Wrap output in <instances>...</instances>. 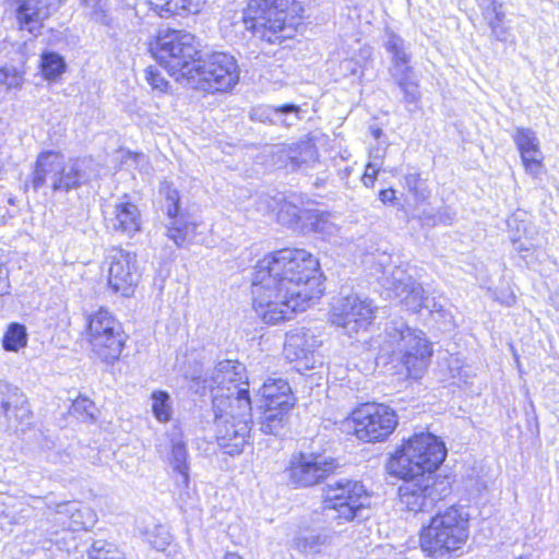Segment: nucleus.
<instances>
[{
	"mask_svg": "<svg viewBox=\"0 0 559 559\" xmlns=\"http://www.w3.org/2000/svg\"><path fill=\"white\" fill-rule=\"evenodd\" d=\"M251 428L252 419L218 420L215 441L224 454L239 455L249 443Z\"/></svg>",
	"mask_w": 559,
	"mask_h": 559,
	"instance_id": "a211bd4d",
	"label": "nucleus"
},
{
	"mask_svg": "<svg viewBox=\"0 0 559 559\" xmlns=\"http://www.w3.org/2000/svg\"><path fill=\"white\" fill-rule=\"evenodd\" d=\"M380 169L373 164L369 163L366 165L361 176V182L366 188L372 189L378 180Z\"/></svg>",
	"mask_w": 559,
	"mask_h": 559,
	"instance_id": "79ce46f5",
	"label": "nucleus"
},
{
	"mask_svg": "<svg viewBox=\"0 0 559 559\" xmlns=\"http://www.w3.org/2000/svg\"><path fill=\"white\" fill-rule=\"evenodd\" d=\"M49 5H56V4H60L61 2H64L66 0H49Z\"/></svg>",
	"mask_w": 559,
	"mask_h": 559,
	"instance_id": "de8ad7c7",
	"label": "nucleus"
},
{
	"mask_svg": "<svg viewBox=\"0 0 559 559\" xmlns=\"http://www.w3.org/2000/svg\"><path fill=\"white\" fill-rule=\"evenodd\" d=\"M402 337L406 341L407 347L399 359L395 373L405 381H418L425 376L431 364L432 343L421 331L411 329H406Z\"/></svg>",
	"mask_w": 559,
	"mask_h": 559,
	"instance_id": "4468645a",
	"label": "nucleus"
},
{
	"mask_svg": "<svg viewBox=\"0 0 559 559\" xmlns=\"http://www.w3.org/2000/svg\"><path fill=\"white\" fill-rule=\"evenodd\" d=\"M346 435L362 444L388 442L397 431L400 415L388 403L365 401L357 403L344 418Z\"/></svg>",
	"mask_w": 559,
	"mask_h": 559,
	"instance_id": "0eeeda50",
	"label": "nucleus"
},
{
	"mask_svg": "<svg viewBox=\"0 0 559 559\" xmlns=\"http://www.w3.org/2000/svg\"><path fill=\"white\" fill-rule=\"evenodd\" d=\"M261 429L265 433H276L287 424L289 412L297 399L284 379H266L260 388Z\"/></svg>",
	"mask_w": 559,
	"mask_h": 559,
	"instance_id": "9b49d317",
	"label": "nucleus"
},
{
	"mask_svg": "<svg viewBox=\"0 0 559 559\" xmlns=\"http://www.w3.org/2000/svg\"><path fill=\"white\" fill-rule=\"evenodd\" d=\"M224 559H243V558L236 552H227L225 555Z\"/></svg>",
	"mask_w": 559,
	"mask_h": 559,
	"instance_id": "49530a36",
	"label": "nucleus"
},
{
	"mask_svg": "<svg viewBox=\"0 0 559 559\" xmlns=\"http://www.w3.org/2000/svg\"><path fill=\"white\" fill-rule=\"evenodd\" d=\"M186 83L203 95L230 93L239 81V67L236 59L226 52L213 51L193 68Z\"/></svg>",
	"mask_w": 559,
	"mask_h": 559,
	"instance_id": "6e6552de",
	"label": "nucleus"
},
{
	"mask_svg": "<svg viewBox=\"0 0 559 559\" xmlns=\"http://www.w3.org/2000/svg\"><path fill=\"white\" fill-rule=\"evenodd\" d=\"M395 294L401 297V304L411 313H419L427 308V296L424 287L415 282L396 283Z\"/></svg>",
	"mask_w": 559,
	"mask_h": 559,
	"instance_id": "a878e982",
	"label": "nucleus"
},
{
	"mask_svg": "<svg viewBox=\"0 0 559 559\" xmlns=\"http://www.w3.org/2000/svg\"><path fill=\"white\" fill-rule=\"evenodd\" d=\"M23 83V75L15 68L0 69V84L5 85L8 88L21 87Z\"/></svg>",
	"mask_w": 559,
	"mask_h": 559,
	"instance_id": "ea45409f",
	"label": "nucleus"
},
{
	"mask_svg": "<svg viewBox=\"0 0 559 559\" xmlns=\"http://www.w3.org/2000/svg\"><path fill=\"white\" fill-rule=\"evenodd\" d=\"M28 342L26 326L19 322H12L8 325L3 337L2 347L5 352L17 353L25 348Z\"/></svg>",
	"mask_w": 559,
	"mask_h": 559,
	"instance_id": "c85d7f7f",
	"label": "nucleus"
},
{
	"mask_svg": "<svg viewBox=\"0 0 559 559\" xmlns=\"http://www.w3.org/2000/svg\"><path fill=\"white\" fill-rule=\"evenodd\" d=\"M13 1L20 28L36 35L43 26V21L49 15V4H45L43 0Z\"/></svg>",
	"mask_w": 559,
	"mask_h": 559,
	"instance_id": "4be33fe9",
	"label": "nucleus"
},
{
	"mask_svg": "<svg viewBox=\"0 0 559 559\" xmlns=\"http://www.w3.org/2000/svg\"><path fill=\"white\" fill-rule=\"evenodd\" d=\"M210 392L216 419H252L249 382L241 365L231 359L218 361L211 377Z\"/></svg>",
	"mask_w": 559,
	"mask_h": 559,
	"instance_id": "20e7f679",
	"label": "nucleus"
},
{
	"mask_svg": "<svg viewBox=\"0 0 559 559\" xmlns=\"http://www.w3.org/2000/svg\"><path fill=\"white\" fill-rule=\"evenodd\" d=\"M188 457V445L182 435L171 437L169 444V463L173 471L180 476L182 487H188L190 483Z\"/></svg>",
	"mask_w": 559,
	"mask_h": 559,
	"instance_id": "393cba45",
	"label": "nucleus"
},
{
	"mask_svg": "<svg viewBox=\"0 0 559 559\" xmlns=\"http://www.w3.org/2000/svg\"><path fill=\"white\" fill-rule=\"evenodd\" d=\"M378 198L383 205H395L397 203V191L394 188L381 189Z\"/></svg>",
	"mask_w": 559,
	"mask_h": 559,
	"instance_id": "37998d69",
	"label": "nucleus"
},
{
	"mask_svg": "<svg viewBox=\"0 0 559 559\" xmlns=\"http://www.w3.org/2000/svg\"><path fill=\"white\" fill-rule=\"evenodd\" d=\"M371 497L362 481L343 478L323 489L321 504L324 511L334 512L338 523H349L370 507Z\"/></svg>",
	"mask_w": 559,
	"mask_h": 559,
	"instance_id": "1a4fd4ad",
	"label": "nucleus"
},
{
	"mask_svg": "<svg viewBox=\"0 0 559 559\" xmlns=\"http://www.w3.org/2000/svg\"><path fill=\"white\" fill-rule=\"evenodd\" d=\"M525 173L538 177L545 169L539 140L530 128L519 127L512 136Z\"/></svg>",
	"mask_w": 559,
	"mask_h": 559,
	"instance_id": "6ab92c4d",
	"label": "nucleus"
},
{
	"mask_svg": "<svg viewBox=\"0 0 559 559\" xmlns=\"http://www.w3.org/2000/svg\"><path fill=\"white\" fill-rule=\"evenodd\" d=\"M211 0H147L151 11L163 19L175 15L199 14Z\"/></svg>",
	"mask_w": 559,
	"mask_h": 559,
	"instance_id": "5701e85b",
	"label": "nucleus"
},
{
	"mask_svg": "<svg viewBox=\"0 0 559 559\" xmlns=\"http://www.w3.org/2000/svg\"><path fill=\"white\" fill-rule=\"evenodd\" d=\"M487 4L481 9V14L490 28L493 37L502 40L508 33L503 3L500 0H486Z\"/></svg>",
	"mask_w": 559,
	"mask_h": 559,
	"instance_id": "bb28decb",
	"label": "nucleus"
},
{
	"mask_svg": "<svg viewBox=\"0 0 559 559\" xmlns=\"http://www.w3.org/2000/svg\"><path fill=\"white\" fill-rule=\"evenodd\" d=\"M135 252L128 251L121 246L107 249L102 261V272L110 293L121 297L134 295L140 281V270Z\"/></svg>",
	"mask_w": 559,
	"mask_h": 559,
	"instance_id": "f8f14e48",
	"label": "nucleus"
},
{
	"mask_svg": "<svg viewBox=\"0 0 559 559\" xmlns=\"http://www.w3.org/2000/svg\"><path fill=\"white\" fill-rule=\"evenodd\" d=\"M147 49L156 62L176 81L185 82L202 57L198 37L180 28H164L155 33Z\"/></svg>",
	"mask_w": 559,
	"mask_h": 559,
	"instance_id": "39448f33",
	"label": "nucleus"
},
{
	"mask_svg": "<svg viewBox=\"0 0 559 559\" xmlns=\"http://www.w3.org/2000/svg\"><path fill=\"white\" fill-rule=\"evenodd\" d=\"M95 520H94V515H91V523H94Z\"/></svg>",
	"mask_w": 559,
	"mask_h": 559,
	"instance_id": "3c124183",
	"label": "nucleus"
},
{
	"mask_svg": "<svg viewBox=\"0 0 559 559\" xmlns=\"http://www.w3.org/2000/svg\"><path fill=\"white\" fill-rule=\"evenodd\" d=\"M377 307L369 298L348 294L334 302L329 312L331 325L346 330L347 333L367 331L376 319Z\"/></svg>",
	"mask_w": 559,
	"mask_h": 559,
	"instance_id": "ddd939ff",
	"label": "nucleus"
},
{
	"mask_svg": "<svg viewBox=\"0 0 559 559\" xmlns=\"http://www.w3.org/2000/svg\"><path fill=\"white\" fill-rule=\"evenodd\" d=\"M162 535H165L163 537V542L157 540V535L154 536V539L151 540V544L158 550H164L166 546L170 544V535L168 532L163 531Z\"/></svg>",
	"mask_w": 559,
	"mask_h": 559,
	"instance_id": "a18cd8bd",
	"label": "nucleus"
},
{
	"mask_svg": "<svg viewBox=\"0 0 559 559\" xmlns=\"http://www.w3.org/2000/svg\"><path fill=\"white\" fill-rule=\"evenodd\" d=\"M105 227L116 235L133 238L143 231V217L138 201L123 193L112 205L110 215L103 214Z\"/></svg>",
	"mask_w": 559,
	"mask_h": 559,
	"instance_id": "2eb2a0df",
	"label": "nucleus"
},
{
	"mask_svg": "<svg viewBox=\"0 0 559 559\" xmlns=\"http://www.w3.org/2000/svg\"><path fill=\"white\" fill-rule=\"evenodd\" d=\"M508 227L514 234L513 243L518 242L522 236L526 237L530 228L527 214L521 210L514 211L508 219Z\"/></svg>",
	"mask_w": 559,
	"mask_h": 559,
	"instance_id": "4c0bfd02",
	"label": "nucleus"
},
{
	"mask_svg": "<svg viewBox=\"0 0 559 559\" xmlns=\"http://www.w3.org/2000/svg\"><path fill=\"white\" fill-rule=\"evenodd\" d=\"M273 111L275 114H288V112H292V114H295V116L298 119L300 118V107L298 105L290 104V103H286V104H282V105L276 106V107L273 108Z\"/></svg>",
	"mask_w": 559,
	"mask_h": 559,
	"instance_id": "c03bdc74",
	"label": "nucleus"
},
{
	"mask_svg": "<svg viewBox=\"0 0 559 559\" xmlns=\"http://www.w3.org/2000/svg\"><path fill=\"white\" fill-rule=\"evenodd\" d=\"M75 515H80V511H76ZM71 516H74V513H71Z\"/></svg>",
	"mask_w": 559,
	"mask_h": 559,
	"instance_id": "8fccbe9b",
	"label": "nucleus"
},
{
	"mask_svg": "<svg viewBox=\"0 0 559 559\" xmlns=\"http://www.w3.org/2000/svg\"><path fill=\"white\" fill-rule=\"evenodd\" d=\"M197 227L198 224L195 222L188 221L181 216L170 219L166 235L177 247H185L195 237Z\"/></svg>",
	"mask_w": 559,
	"mask_h": 559,
	"instance_id": "cd10ccee",
	"label": "nucleus"
},
{
	"mask_svg": "<svg viewBox=\"0 0 559 559\" xmlns=\"http://www.w3.org/2000/svg\"><path fill=\"white\" fill-rule=\"evenodd\" d=\"M516 559H532L528 555H521Z\"/></svg>",
	"mask_w": 559,
	"mask_h": 559,
	"instance_id": "09e8293b",
	"label": "nucleus"
},
{
	"mask_svg": "<svg viewBox=\"0 0 559 559\" xmlns=\"http://www.w3.org/2000/svg\"><path fill=\"white\" fill-rule=\"evenodd\" d=\"M300 0H247L241 14L245 29L266 45L294 39L305 24Z\"/></svg>",
	"mask_w": 559,
	"mask_h": 559,
	"instance_id": "7ed1b4c3",
	"label": "nucleus"
},
{
	"mask_svg": "<svg viewBox=\"0 0 559 559\" xmlns=\"http://www.w3.org/2000/svg\"><path fill=\"white\" fill-rule=\"evenodd\" d=\"M393 53V64L395 68L404 67L401 71V76L397 80V85L405 95L406 100L415 103L419 96L417 94L418 83L414 79L413 68L408 66L411 57L402 49L394 47L391 49Z\"/></svg>",
	"mask_w": 559,
	"mask_h": 559,
	"instance_id": "b1692460",
	"label": "nucleus"
},
{
	"mask_svg": "<svg viewBox=\"0 0 559 559\" xmlns=\"http://www.w3.org/2000/svg\"><path fill=\"white\" fill-rule=\"evenodd\" d=\"M81 4L90 10L93 20L102 25L111 26L112 16L105 0H80Z\"/></svg>",
	"mask_w": 559,
	"mask_h": 559,
	"instance_id": "f704fd0d",
	"label": "nucleus"
},
{
	"mask_svg": "<svg viewBox=\"0 0 559 559\" xmlns=\"http://www.w3.org/2000/svg\"><path fill=\"white\" fill-rule=\"evenodd\" d=\"M88 557L90 559H127L115 544L102 540L92 545Z\"/></svg>",
	"mask_w": 559,
	"mask_h": 559,
	"instance_id": "e433bc0d",
	"label": "nucleus"
},
{
	"mask_svg": "<svg viewBox=\"0 0 559 559\" xmlns=\"http://www.w3.org/2000/svg\"><path fill=\"white\" fill-rule=\"evenodd\" d=\"M29 418L31 411L24 394L17 388L0 381V429L24 431Z\"/></svg>",
	"mask_w": 559,
	"mask_h": 559,
	"instance_id": "dca6fc26",
	"label": "nucleus"
},
{
	"mask_svg": "<svg viewBox=\"0 0 559 559\" xmlns=\"http://www.w3.org/2000/svg\"><path fill=\"white\" fill-rule=\"evenodd\" d=\"M448 457L445 442L430 431H415L403 437L388 453L385 473L403 484L397 489L403 511L417 514L433 502L437 474Z\"/></svg>",
	"mask_w": 559,
	"mask_h": 559,
	"instance_id": "f03ea898",
	"label": "nucleus"
},
{
	"mask_svg": "<svg viewBox=\"0 0 559 559\" xmlns=\"http://www.w3.org/2000/svg\"><path fill=\"white\" fill-rule=\"evenodd\" d=\"M48 180L51 182L53 191L68 192L70 190V173L66 174V159L59 152H43L37 157L32 174L33 189L37 191Z\"/></svg>",
	"mask_w": 559,
	"mask_h": 559,
	"instance_id": "f3484780",
	"label": "nucleus"
},
{
	"mask_svg": "<svg viewBox=\"0 0 559 559\" xmlns=\"http://www.w3.org/2000/svg\"><path fill=\"white\" fill-rule=\"evenodd\" d=\"M11 295L9 269L0 262V309L3 307V297Z\"/></svg>",
	"mask_w": 559,
	"mask_h": 559,
	"instance_id": "a19ab883",
	"label": "nucleus"
},
{
	"mask_svg": "<svg viewBox=\"0 0 559 559\" xmlns=\"http://www.w3.org/2000/svg\"><path fill=\"white\" fill-rule=\"evenodd\" d=\"M312 352L306 340L299 336L290 337L284 345V355L290 362L304 361L307 367V361Z\"/></svg>",
	"mask_w": 559,
	"mask_h": 559,
	"instance_id": "7c9ffc66",
	"label": "nucleus"
},
{
	"mask_svg": "<svg viewBox=\"0 0 559 559\" xmlns=\"http://www.w3.org/2000/svg\"><path fill=\"white\" fill-rule=\"evenodd\" d=\"M469 536V515L452 504L432 515L419 533V548L430 558L450 556L463 548Z\"/></svg>",
	"mask_w": 559,
	"mask_h": 559,
	"instance_id": "423d86ee",
	"label": "nucleus"
},
{
	"mask_svg": "<svg viewBox=\"0 0 559 559\" xmlns=\"http://www.w3.org/2000/svg\"><path fill=\"white\" fill-rule=\"evenodd\" d=\"M320 259L304 247L284 246L262 254L251 273V308L264 324L295 318L325 294Z\"/></svg>",
	"mask_w": 559,
	"mask_h": 559,
	"instance_id": "f257e3e1",
	"label": "nucleus"
},
{
	"mask_svg": "<svg viewBox=\"0 0 559 559\" xmlns=\"http://www.w3.org/2000/svg\"><path fill=\"white\" fill-rule=\"evenodd\" d=\"M121 332H126L122 321L107 308L100 307L86 316L82 338L87 343Z\"/></svg>",
	"mask_w": 559,
	"mask_h": 559,
	"instance_id": "aec40b11",
	"label": "nucleus"
},
{
	"mask_svg": "<svg viewBox=\"0 0 559 559\" xmlns=\"http://www.w3.org/2000/svg\"><path fill=\"white\" fill-rule=\"evenodd\" d=\"M152 413L158 423L166 424L173 418V405L170 395L163 390H155L151 394Z\"/></svg>",
	"mask_w": 559,
	"mask_h": 559,
	"instance_id": "c756f323",
	"label": "nucleus"
},
{
	"mask_svg": "<svg viewBox=\"0 0 559 559\" xmlns=\"http://www.w3.org/2000/svg\"><path fill=\"white\" fill-rule=\"evenodd\" d=\"M129 338V334L126 331L87 342L86 344L97 361L106 366H114L122 358Z\"/></svg>",
	"mask_w": 559,
	"mask_h": 559,
	"instance_id": "412c9836",
	"label": "nucleus"
},
{
	"mask_svg": "<svg viewBox=\"0 0 559 559\" xmlns=\"http://www.w3.org/2000/svg\"><path fill=\"white\" fill-rule=\"evenodd\" d=\"M145 79L151 87L159 93H166L169 88L168 81L163 76L162 72L153 66L146 68Z\"/></svg>",
	"mask_w": 559,
	"mask_h": 559,
	"instance_id": "58836bf2",
	"label": "nucleus"
},
{
	"mask_svg": "<svg viewBox=\"0 0 559 559\" xmlns=\"http://www.w3.org/2000/svg\"><path fill=\"white\" fill-rule=\"evenodd\" d=\"M404 187L417 203H425L430 197V190L419 173H409L404 176Z\"/></svg>",
	"mask_w": 559,
	"mask_h": 559,
	"instance_id": "72a5a7b5",
	"label": "nucleus"
},
{
	"mask_svg": "<svg viewBox=\"0 0 559 559\" xmlns=\"http://www.w3.org/2000/svg\"><path fill=\"white\" fill-rule=\"evenodd\" d=\"M72 412L79 420L84 423H94L99 414L95 403L85 395H79L72 400Z\"/></svg>",
	"mask_w": 559,
	"mask_h": 559,
	"instance_id": "473e14b6",
	"label": "nucleus"
},
{
	"mask_svg": "<svg viewBox=\"0 0 559 559\" xmlns=\"http://www.w3.org/2000/svg\"><path fill=\"white\" fill-rule=\"evenodd\" d=\"M67 64L62 56L55 51H45L40 57V69L46 80H53L66 71Z\"/></svg>",
	"mask_w": 559,
	"mask_h": 559,
	"instance_id": "2f4dec72",
	"label": "nucleus"
},
{
	"mask_svg": "<svg viewBox=\"0 0 559 559\" xmlns=\"http://www.w3.org/2000/svg\"><path fill=\"white\" fill-rule=\"evenodd\" d=\"M337 459L323 452L298 451L290 455L284 469L287 483L295 489L311 488L338 473Z\"/></svg>",
	"mask_w": 559,
	"mask_h": 559,
	"instance_id": "9d476101",
	"label": "nucleus"
},
{
	"mask_svg": "<svg viewBox=\"0 0 559 559\" xmlns=\"http://www.w3.org/2000/svg\"><path fill=\"white\" fill-rule=\"evenodd\" d=\"M162 194L165 202V213L169 219L181 217V195L178 189L171 185H165L162 187Z\"/></svg>",
	"mask_w": 559,
	"mask_h": 559,
	"instance_id": "c9c22d12",
	"label": "nucleus"
}]
</instances>
